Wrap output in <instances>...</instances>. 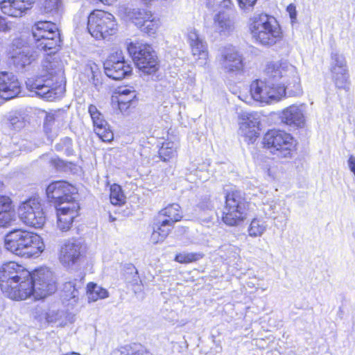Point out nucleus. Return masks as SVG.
Wrapping results in <instances>:
<instances>
[{
    "instance_id": "8",
    "label": "nucleus",
    "mask_w": 355,
    "mask_h": 355,
    "mask_svg": "<svg viewBox=\"0 0 355 355\" xmlns=\"http://www.w3.org/2000/svg\"><path fill=\"white\" fill-rule=\"evenodd\" d=\"M248 203L241 191H232L225 196V205L223 212V221L227 225L234 226L243 220Z\"/></svg>"
},
{
    "instance_id": "12",
    "label": "nucleus",
    "mask_w": 355,
    "mask_h": 355,
    "mask_svg": "<svg viewBox=\"0 0 355 355\" xmlns=\"http://www.w3.org/2000/svg\"><path fill=\"white\" fill-rule=\"evenodd\" d=\"M21 220L28 226L42 227L46 221V216L40 200L37 198H29L23 202L18 209Z\"/></svg>"
},
{
    "instance_id": "32",
    "label": "nucleus",
    "mask_w": 355,
    "mask_h": 355,
    "mask_svg": "<svg viewBox=\"0 0 355 355\" xmlns=\"http://www.w3.org/2000/svg\"><path fill=\"white\" fill-rule=\"evenodd\" d=\"M87 294L89 302L108 297V292L106 289L92 282L87 284Z\"/></svg>"
},
{
    "instance_id": "55",
    "label": "nucleus",
    "mask_w": 355,
    "mask_h": 355,
    "mask_svg": "<svg viewBox=\"0 0 355 355\" xmlns=\"http://www.w3.org/2000/svg\"><path fill=\"white\" fill-rule=\"evenodd\" d=\"M10 30V28L6 21V19L0 16V32L6 33Z\"/></svg>"
},
{
    "instance_id": "52",
    "label": "nucleus",
    "mask_w": 355,
    "mask_h": 355,
    "mask_svg": "<svg viewBox=\"0 0 355 355\" xmlns=\"http://www.w3.org/2000/svg\"><path fill=\"white\" fill-rule=\"evenodd\" d=\"M166 238H162L160 232H157L155 228H153V232L150 236L151 242L156 244L159 242L163 241Z\"/></svg>"
},
{
    "instance_id": "60",
    "label": "nucleus",
    "mask_w": 355,
    "mask_h": 355,
    "mask_svg": "<svg viewBox=\"0 0 355 355\" xmlns=\"http://www.w3.org/2000/svg\"><path fill=\"white\" fill-rule=\"evenodd\" d=\"M109 220H110V222H114V221L116 220V218L114 217H113L111 214H110Z\"/></svg>"
},
{
    "instance_id": "28",
    "label": "nucleus",
    "mask_w": 355,
    "mask_h": 355,
    "mask_svg": "<svg viewBox=\"0 0 355 355\" xmlns=\"http://www.w3.org/2000/svg\"><path fill=\"white\" fill-rule=\"evenodd\" d=\"M125 17L132 21L137 28L141 25L142 21L151 17V12L142 8H125Z\"/></svg>"
},
{
    "instance_id": "27",
    "label": "nucleus",
    "mask_w": 355,
    "mask_h": 355,
    "mask_svg": "<svg viewBox=\"0 0 355 355\" xmlns=\"http://www.w3.org/2000/svg\"><path fill=\"white\" fill-rule=\"evenodd\" d=\"M83 289L81 279L67 282L63 285V297L67 301H71V303H76L78 300L80 291Z\"/></svg>"
},
{
    "instance_id": "38",
    "label": "nucleus",
    "mask_w": 355,
    "mask_h": 355,
    "mask_svg": "<svg viewBox=\"0 0 355 355\" xmlns=\"http://www.w3.org/2000/svg\"><path fill=\"white\" fill-rule=\"evenodd\" d=\"M173 225L174 224L171 223L170 220L158 217L157 222L154 223L153 228L160 232L162 238H166Z\"/></svg>"
},
{
    "instance_id": "40",
    "label": "nucleus",
    "mask_w": 355,
    "mask_h": 355,
    "mask_svg": "<svg viewBox=\"0 0 355 355\" xmlns=\"http://www.w3.org/2000/svg\"><path fill=\"white\" fill-rule=\"evenodd\" d=\"M110 199L114 205H120L124 202V196L119 185L114 184L110 187Z\"/></svg>"
},
{
    "instance_id": "31",
    "label": "nucleus",
    "mask_w": 355,
    "mask_h": 355,
    "mask_svg": "<svg viewBox=\"0 0 355 355\" xmlns=\"http://www.w3.org/2000/svg\"><path fill=\"white\" fill-rule=\"evenodd\" d=\"M164 217L165 220H170L175 224L182 218L181 207L178 204L173 203L162 209L159 213V218Z\"/></svg>"
},
{
    "instance_id": "3",
    "label": "nucleus",
    "mask_w": 355,
    "mask_h": 355,
    "mask_svg": "<svg viewBox=\"0 0 355 355\" xmlns=\"http://www.w3.org/2000/svg\"><path fill=\"white\" fill-rule=\"evenodd\" d=\"M4 246L8 251L22 257L37 256L44 250V244L39 235L21 229L14 230L6 235Z\"/></svg>"
},
{
    "instance_id": "23",
    "label": "nucleus",
    "mask_w": 355,
    "mask_h": 355,
    "mask_svg": "<svg viewBox=\"0 0 355 355\" xmlns=\"http://www.w3.org/2000/svg\"><path fill=\"white\" fill-rule=\"evenodd\" d=\"M35 0H0V9L5 15L19 17L31 8Z\"/></svg>"
},
{
    "instance_id": "41",
    "label": "nucleus",
    "mask_w": 355,
    "mask_h": 355,
    "mask_svg": "<svg viewBox=\"0 0 355 355\" xmlns=\"http://www.w3.org/2000/svg\"><path fill=\"white\" fill-rule=\"evenodd\" d=\"M55 149L58 152H63L67 156L72 155L73 153L72 140L69 137L62 139L59 143L55 144Z\"/></svg>"
},
{
    "instance_id": "43",
    "label": "nucleus",
    "mask_w": 355,
    "mask_h": 355,
    "mask_svg": "<svg viewBox=\"0 0 355 355\" xmlns=\"http://www.w3.org/2000/svg\"><path fill=\"white\" fill-rule=\"evenodd\" d=\"M198 208L200 210L206 212L207 214L208 215V217L204 219L205 220H208L209 218H211L212 214L214 213V205L211 201L210 200L209 198L205 197L203 199H202V200L198 205Z\"/></svg>"
},
{
    "instance_id": "45",
    "label": "nucleus",
    "mask_w": 355,
    "mask_h": 355,
    "mask_svg": "<svg viewBox=\"0 0 355 355\" xmlns=\"http://www.w3.org/2000/svg\"><path fill=\"white\" fill-rule=\"evenodd\" d=\"M130 275H133V279L132 282L137 283V282H140V277L138 274V271L135 266L132 263H127L123 266V277L124 279Z\"/></svg>"
},
{
    "instance_id": "16",
    "label": "nucleus",
    "mask_w": 355,
    "mask_h": 355,
    "mask_svg": "<svg viewBox=\"0 0 355 355\" xmlns=\"http://www.w3.org/2000/svg\"><path fill=\"white\" fill-rule=\"evenodd\" d=\"M239 134L248 143H253L259 135L260 114L257 112L242 111L239 114Z\"/></svg>"
},
{
    "instance_id": "14",
    "label": "nucleus",
    "mask_w": 355,
    "mask_h": 355,
    "mask_svg": "<svg viewBox=\"0 0 355 355\" xmlns=\"http://www.w3.org/2000/svg\"><path fill=\"white\" fill-rule=\"evenodd\" d=\"M105 73L113 80H121L132 71L131 62L125 60L121 50L111 53L103 63Z\"/></svg>"
},
{
    "instance_id": "5",
    "label": "nucleus",
    "mask_w": 355,
    "mask_h": 355,
    "mask_svg": "<svg viewBox=\"0 0 355 355\" xmlns=\"http://www.w3.org/2000/svg\"><path fill=\"white\" fill-rule=\"evenodd\" d=\"M263 146L280 158H291L295 151L296 141L291 134L279 130L268 131L263 139Z\"/></svg>"
},
{
    "instance_id": "50",
    "label": "nucleus",
    "mask_w": 355,
    "mask_h": 355,
    "mask_svg": "<svg viewBox=\"0 0 355 355\" xmlns=\"http://www.w3.org/2000/svg\"><path fill=\"white\" fill-rule=\"evenodd\" d=\"M133 277H134L133 275H130L129 276H127L124 279L127 284L133 286L132 290H133L134 293H137L142 291V286L141 284V281L140 280V282H137V283H135V282H132Z\"/></svg>"
},
{
    "instance_id": "42",
    "label": "nucleus",
    "mask_w": 355,
    "mask_h": 355,
    "mask_svg": "<svg viewBox=\"0 0 355 355\" xmlns=\"http://www.w3.org/2000/svg\"><path fill=\"white\" fill-rule=\"evenodd\" d=\"M15 220V211L13 208L0 212V227H5Z\"/></svg>"
},
{
    "instance_id": "53",
    "label": "nucleus",
    "mask_w": 355,
    "mask_h": 355,
    "mask_svg": "<svg viewBox=\"0 0 355 355\" xmlns=\"http://www.w3.org/2000/svg\"><path fill=\"white\" fill-rule=\"evenodd\" d=\"M286 10L289 13L292 22H294V21L297 18V11L295 6L293 3L289 4L287 6Z\"/></svg>"
},
{
    "instance_id": "6",
    "label": "nucleus",
    "mask_w": 355,
    "mask_h": 355,
    "mask_svg": "<svg viewBox=\"0 0 355 355\" xmlns=\"http://www.w3.org/2000/svg\"><path fill=\"white\" fill-rule=\"evenodd\" d=\"M87 29L93 37L104 40L116 33L118 25L113 15L97 10L88 16Z\"/></svg>"
},
{
    "instance_id": "35",
    "label": "nucleus",
    "mask_w": 355,
    "mask_h": 355,
    "mask_svg": "<svg viewBox=\"0 0 355 355\" xmlns=\"http://www.w3.org/2000/svg\"><path fill=\"white\" fill-rule=\"evenodd\" d=\"M159 25V19L153 17L151 14V17L149 19L146 18L144 21H142L141 25L139 26L138 28L141 31L150 35L157 32Z\"/></svg>"
},
{
    "instance_id": "17",
    "label": "nucleus",
    "mask_w": 355,
    "mask_h": 355,
    "mask_svg": "<svg viewBox=\"0 0 355 355\" xmlns=\"http://www.w3.org/2000/svg\"><path fill=\"white\" fill-rule=\"evenodd\" d=\"M76 189L65 181L51 182L46 188V195L50 202L55 203V207L65 205L69 202H76L73 196L76 194Z\"/></svg>"
},
{
    "instance_id": "57",
    "label": "nucleus",
    "mask_w": 355,
    "mask_h": 355,
    "mask_svg": "<svg viewBox=\"0 0 355 355\" xmlns=\"http://www.w3.org/2000/svg\"><path fill=\"white\" fill-rule=\"evenodd\" d=\"M348 165L349 167L350 171L354 174L355 175V157L353 155H351L349 157L348 159Z\"/></svg>"
},
{
    "instance_id": "33",
    "label": "nucleus",
    "mask_w": 355,
    "mask_h": 355,
    "mask_svg": "<svg viewBox=\"0 0 355 355\" xmlns=\"http://www.w3.org/2000/svg\"><path fill=\"white\" fill-rule=\"evenodd\" d=\"M281 206L277 201L273 200H266L260 205V211L263 212L266 218L276 219Z\"/></svg>"
},
{
    "instance_id": "19",
    "label": "nucleus",
    "mask_w": 355,
    "mask_h": 355,
    "mask_svg": "<svg viewBox=\"0 0 355 355\" xmlns=\"http://www.w3.org/2000/svg\"><path fill=\"white\" fill-rule=\"evenodd\" d=\"M88 112L92 118L94 130L97 136L104 142H110L114 139V134L103 114L94 105H90Z\"/></svg>"
},
{
    "instance_id": "29",
    "label": "nucleus",
    "mask_w": 355,
    "mask_h": 355,
    "mask_svg": "<svg viewBox=\"0 0 355 355\" xmlns=\"http://www.w3.org/2000/svg\"><path fill=\"white\" fill-rule=\"evenodd\" d=\"M136 92L128 88L120 89L117 102L121 112H125L131 106L135 105Z\"/></svg>"
},
{
    "instance_id": "7",
    "label": "nucleus",
    "mask_w": 355,
    "mask_h": 355,
    "mask_svg": "<svg viewBox=\"0 0 355 355\" xmlns=\"http://www.w3.org/2000/svg\"><path fill=\"white\" fill-rule=\"evenodd\" d=\"M127 50L138 69L146 74H152L158 69L157 57L153 48L139 42H130Z\"/></svg>"
},
{
    "instance_id": "1",
    "label": "nucleus",
    "mask_w": 355,
    "mask_h": 355,
    "mask_svg": "<svg viewBox=\"0 0 355 355\" xmlns=\"http://www.w3.org/2000/svg\"><path fill=\"white\" fill-rule=\"evenodd\" d=\"M31 33L36 48L49 52L42 62V73L36 79L28 78L26 82V87L29 90L35 91L37 96L51 101L60 97L64 91L61 85H57L62 76L60 63L52 56L60 46V34L57 25L49 21L36 22Z\"/></svg>"
},
{
    "instance_id": "48",
    "label": "nucleus",
    "mask_w": 355,
    "mask_h": 355,
    "mask_svg": "<svg viewBox=\"0 0 355 355\" xmlns=\"http://www.w3.org/2000/svg\"><path fill=\"white\" fill-rule=\"evenodd\" d=\"M257 0H237L239 8L245 12L251 11Z\"/></svg>"
},
{
    "instance_id": "46",
    "label": "nucleus",
    "mask_w": 355,
    "mask_h": 355,
    "mask_svg": "<svg viewBox=\"0 0 355 355\" xmlns=\"http://www.w3.org/2000/svg\"><path fill=\"white\" fill-rule=\"evenodd\" d=\"M232 5L231 0H207V6L214 10L219 8H229Z\"/></svg>"
},
{
    "instance_id": "59",
    "label": "nucleus",
    "mask_w": 355,
    "mask_h": 355,
    "mask_svg": "<svg viewBox=\"0 0 355 355\" xmlns=\"http://www.w3.org/2000/svg\"><path fill=\"white\" fill-rule=\"evenodd\" d=\"M52 164H55V166H60V163L62 162V161L59 159H51Z\"/></svg>"
},
{
    "instance_id": "44",
    "label": "nucleus",
    "mask_w": 355,
    "mask_h": 355,
    "mask_svg": "<svg viewBox=\"0 0 355 355\" xmlns=\"http://www.w3.org/2000/svg\"><path fill=\"white\" fill-rule=\"evenodd\" d=\"M201 257L200 254L197 253H180L176 254L175 260L179 263H187L198 260Z\"/></svg>"
},
{
    "instance_id": "11",
    "label": "nucleus",
    "mask_w": 355,
    "mask_h": 355,
    "mask_svg": "<svg viewBox=\"0 0 355 355\" xmlns=\"http://www.w3.org/2000/svg\"><path fill=\"white\" fill-rule=\"evenodd\" d=\"M250 91L254 101L266 104L277 102L285 96L283 87H275L265 78L264 80L257 79L252 81Z\"/></svg>"
},
{
    "instance_id": "51",
    "label": "nucleus",
    "mask_w": 355,
    "mask_h": 355,
    "mask_svg": "<svg viewBox=\"0 0 355 355\" xmlns=\"http://www.w3.org/2000/svg\"><path fill=\"white\" fill-rule=\"evenodd\" d=\"M55 121V116L53 114H47L46 115L44 122V128L46 130H50L51 127Z\"/></svg>"
},
{
    "instance_id": "63",
    "label": "nucleus",
    "mask_w": 355,
    "mask_h": 355,
    "mask_svg": "<svg viewBox=\"0 0 355 355\" xmlns=\"http://www.w3.org/2000/svg\"><path fill=\"white\" fill-rule=\"evenodd\" d=\"M353 236H354V237L355 239V225H354V227Z\"/></svg>"
},
{
    "instance_id": "22",
    "label": "nucleus",
    "mask_w": 355,
    "mask_h": 355,
    "mask_svg": "<svg viewBox=\"0 0 355 355\" xmlns=\"http://www.w3.org/2000/svg\"><path fill=\"white\" fill-rule=\"evenodd\" d=\"M305 106L292 105L284 109L280 116L282 121L293 128H302L305 123Z\"/></svg>"
},
{
    "instance_id": "39",
    "label": "nucleus",
    "mask_w": 355,
    "mask_h": 355,
    "mask_svg": "<svg viewBox=\"0 0 355 355\" xmlns=\"http://www.w3.org/2000/svg\"><path fill=\"white\" fill-rule=\"evenodd\" d=\"M336 87L339 89H347L349 85V74L348 69L347 71H340L331 72Z\"/></svg>"
},
{
    "instance_id": "26",
    "label": "nucleus",
    "mask_w": 355,
    "mask_h": 355,
    "mask_svg": "<svg viewBox=\"0 0 355 355\" xmlns=\"http://www.w3.org/2000/svg\"><path fill=\"white\" fill-rule=\"evenodd\" d=\"M216 29L223 35H228L234 29L235 19L227 12H219L214 17Z\"/></svg>"
},
{
    "instance_id": "49",
    "label": "nucleus",
    "mask_w": 355,
    "mask_h": 355,
    "mask_svg": "<svg viewBox=\"0 0 355 355\" xmlns=\"http://www.w3.org/2000/svg\"><path fill=\"white\" fill-rule=\"evenodd\" d=\"M13 208L11 199L6 196L0 195V212Z\"/></svg>"
},
{
    "instance_id": "58",
    "label": "nucleus",
    "mask_w": 355,
    "mask_h": 355,
    "mask_svg": "<svg viewBox=\"0 0 355 355\" xmlns=\"http://www.w3.org/2000/svg\"><path fill=\"white\" fill-rule=\"evenodd\" d=\"M129 355H152L149 352L146 350L145 349L141 347L138 350L132 352L131 354Z\"/></svg>"
},
{
    "instance_id": "20",
    "label": "nucleus",
    "mask_w": 355,
    "mask_h": 355,
    "mask_svg": "<svg viewBox=\"0 0 355 355\" xmlns=\"http://www.w3.org/2000/svg\"><path fill=\"white\" fill-rule=\"evenodd\" d=\"M79 205L77 202H69L65 205L60 204L56 207L58 227L62 232L71 228L74 218L78 216Z\"/></svg>"
},
{
    "instance_id": "24",
    "label": "nucleus",
    "mask_w": 355,
    "mask_h": 355,
    "mask_svg": "<svg viewBox=\"0 0 355 355\" xmlns=\"http://www.w3.org/2000/svg\"><path fill=\"white\" fill-rule=\"evenodd\" d=\"M38 55L36 51L30 46H23L12 56L14 66L18 71L26 70V67L34 62Z\"/></svg>"
},
{
    "instance_id": "30",
    "label": "nucleus",
    "mask_w": 355,
    "mask_h": 355,
    "mask_svg": "<svg viewBox=\"0 0 355 355\" xmlns=\"http://www.w3.org/2000/svg\"><path fill=\"white\" fill-rule=\"evenodd\" d=\"M42 319L49 324H54L59 327H64L67 323V314L62 310L50 309L41 315L40 320Z\"/></svg>"
},
{
    "instance_id": "62",
    "label": "nucleus",
    "mask_w": 355,
    "mask_h": 355,
    "mask_svg": "<svg viewBox=\"0 0 355 355\" xmlns=\"http://www.w3.org/2000/svg\"><path fill=\"white\" fill-rule=\"evenodd\" d=\"M194 80H195L194 77H191L190 78V80L189 81H190L191 84H193L194 83Z\"/></svg>"
},
{
    "instance_id": "2",
    "label": "nucleus",
    "mask_w": 355,
    "mask_h": 355,
    "mask_svg": "<svg viewBox=\"0 0 355 355\" xmlns=\"http://www.w3.org/2000/svg\"><path fill=\"white\" fill-rule=\"evenodd\" d=\"M264 78L275 87H283L284 95L297 96L302 93L297 69L286 61H272L266 64Z\"/></svg>"
},
{
    "instance_id": "10",
    "label": "nucleus",
    "mask_w": 355,
    "mask_h": 355,
    "mask_svg": "<svg viewBox=\"0 0 355 355\" xmlns=\"http://www.w3.org/2000/svg\"><path fill=\"white\" fill-rule=\"evenodd\" d=\"M30 276V272L15 262H8L0 268V288L6 296H16V291L12 288L17 280L25 279Z\"/></svg>"
},
{
    "instance_id": "54",
    "label": "nucleus",
    "mask_w": 355,
    "mask_h": 355,
    "mask_svg": "<svg viewBox=\"0 0 355 355\" xmlns=\"http://www.w3.org/2000/svg\"><path fill=\"white\" fill-rule=\"evenodd\" d=\"M24 122L21 121L18 117H14L10 119V125L14 130L20 129L23 126Z\"/></svg>"
},
{
    "instance_id": "37",
    "label": "nucleus",
    "mask_w": 355,
    "mask_h": 355,
    "mask_svg": "<svg viewBox=\"0 0 355 355\" xmlns=\"http://www.w3.org/2000/svg\"><path fill=\"white\" fill-rule=\"evenodd\" d=\"M266 230L264 222L258 218H254L248 227L249 235L252 237L261 236Z\"/></svg>"
},
{
    "instance_id": "61",
    "label": "nucleus",
    "mask_w": 355,
    "mask_h": 355,
    "mask_svg": "<svg viewBox=\"0 0 355 355\" xmlns=\"http://www.w3.org/2000/svg\"><path fill=\"white\" fill-rule=\"evenodd\" d=\"M143 1L145 4L149 3L152 0H141Z\"/></svg>"
},
{
    "instance_id": "13",
    "label": "nucleus",
    "mask_w": 355,
    "mask_h": 355,
    "mask_svg": "<svg viewBox=\"0 0 355 355\" xmlns=\"http://www.w3.org/2000/svg\"><path fill=\"white\" fill-rule=\"evenodd\" d=\"M32 295L35 299H42L53 293L57 288L56 282L52 271L47 268H39L31 274Z\"/></svg>"
},
{
    "instance_id": "21",
    "label": "nucleus",
    "mask_w": 355,
    "mask_h": 355,
    "mask_svg": "<svg viewBox=\"0 0 355 355\" xmlns=\"http://www.w3.org/2000/svg\"><path fill=\"white\" fill-rule=\"evenodd\" d=\"M20 85L17 78L7 71L0 72V97L9 100L20 93Z\"/></svg>"
},
{
    "instance_id": "47",
    "label": "nucleus",
    "mask_w": 355,
    "mask_h": 355,
    "mask_svg": "<svg viewBox=\"0 0 355 355\" xmlns=\"http://www.w3.org/2000/svg\"><path fill=\"white\" fill-rule=\"evenodd\" d=\"M45 12H58L60 0H44L42 3Z\"/></svg>"
},
{
    "instance_id": "25",
    "label": "nucleus",
    "mask_w": 355,
    "mask_h": 355,
    "mask_svg": "<svg viewBox=\"0 0 355 355\" xmlns=\"http://www.w3.org/2000/svg\"><path fill=\"white\" fill-rule=\"evenodd\" d=\"M31 273L30 276L25 279H19L12 284V291H16V296H7L8 297L15 300H23L31 297L33 294L34 287L32 286Z\"/></svg>"
},
{
    "instance_id": "9",
    "label": "nucleus",
    "mask_w": 355,
    "mask_h": 355,
    "mask_svg": "<svg viewBox=\"0 0 355 355\" xmlns=\"http://www.w3.org/2000/svg\"><path fill=\"white\" fill-rule=\"evenodd\" d=\"M217 60L227 73L239 75L244 72L245 63L243 54L232 45L220 47Z\"/></svg>"
},
{
    "instance_id": "4",
    "label": "nucleus",
    "mask_w": 355,
    "mask_h": 355,
    "mask_svg": "<svg viewBox=\"0 0 355 355\" xmlns=\"http://www.w3.org/2000/svg\"><path fill=\"white\" fill-rule=\"evenodd\" d=\"M250 30L259 43L270 46L281 37L282 31L276 19L265 13H255L250 19Z\"/></svg>"
},
{
    "instance_id": "36",
    "label": "nucleus",
    "mask_w": 355,
    "mask_h": 355,
    "mask_svg": "<svg viewBox=\"0 0 355 355\" xmlns=\"http://www.w3.org/2000/svg\"><path fill=\"white\" fill-rule=\"evenodd\" d=\"M176 144L173 141H166L163 142L159 150L160 158L166 162L173 157L176 154Z\"/></svg>"
},
{
    "instance_id": "56",
    "label": "nucleus",
    "mask_w": 355,
    "mask_h": 355,
    "mask_svg": "<svg viewBox=\"0 0 355 355\" xmlns=\"http://www.w3.org/2000/svg\"><path fill=\"white\" fill-rule=\"evenodd\" d=\"M112 355H129L127 347H121L112 352Z\"/></svg>"
},
{
    "instance_id": "18",
    "label": "nucleus",
    "mask_w": 355,
    "mask_h": 355,
    "mask_svg": "<svg viewBox=\"0 0 355 355\" xmlns=\"http://www.w3.org/2000/svg\"><path fill=\"white\" fill-rule=\"evenodd\" d=\"M187 37L192 55L197 57L198 64L200 66L206 65L209 55L207 42L193 28L188 29Z\"/></svg>"
},
{
    "instance_id": "34",
    "label": "nucleus",
    "mask_w": 355,
    "mask_h": 355,
    "mask_svg": "<svg viewBox=\"0 0 355 355\" xmlns=\"http://www.w3.org/2000/svg\"><path fill=\"white\" fill-rule=\"evenodd\" d=\"M347 67L345 58L337 52H332L331 55V71H347Z\"/></svg>"
},
{
    "instance_id": "15",
    "label": "nucleus",
    "mask_w": 355,
    "mask_h": 355,
    "mask_svg": "<svg viewBox=\"0 0 355 355\" xmlns=\"http://www.w3.org/2000/svg\"><path fill=\"white\" fill-rule=\"evenodd\" d=\"M86 248L79 240H66L60 246L59 260L67 268L78 264L85 254Z\"/></svg>"
}]
</instances>
